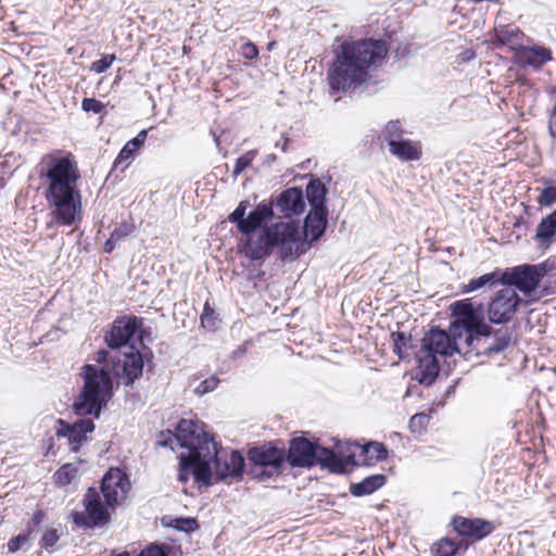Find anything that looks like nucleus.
Segmentation results:
<instances>
[{
    "mask_svg": "<svg viewBox=\"0 0 556 556\" xmlns=\"http://www.w3.org/2000/svg\"><path fill=\"white\" fill-rule=\"evenodd\" d=\"M275 206L282 217L299 216L305 211V199L301 188L291 187L283 190L276 199Z\"/></svg>",
    "mask_w": 556,
    "mask_h": 556,
    "instance_id": "obj_17",
    "label": "nucleus"
},
{
    "mask_svg": "<svg viewBox=\"0 0 556 556\" xmlns=\"http://www.w3.org/2000/svg\"><path fill=\"white\" fill-rule=\"evenodd\" d=\"M25 535H17L9 540L8 542V551L10 553H15L21 548V545L26 542Z\"/></svg>",
    "mask_w": 556,
    "mask_h": 556,
    "instance_id": "obj_48",
    "label": "nucleus"
},
{
    "mask_svg": "<svg viewBox=\"0 0 556 556\" xmlns=\"http://www.w3.org/2000/svg\"><path fill=\"white\" fill-rule=\"evenodd\" d=\"M84 511H74L73 521L76 526L87 529L105 522L109 518L108 510L101 502L99 492L88 489L84 496Z\"/></svg>",
    "mask_w": 556,
    "mask_h": 556,
    "instance_id": "obj_13",
    "label": "nucleus"
},
{
    "mask_svg": "<svg viewBox=\"0 0 556 556\" xmlns=\"http://www.w3.org/2000/svg\"><path fill=\"white\" fill-rule=\"evenodd\" d=\"M175 528L180 531L191 532L198 528V523L192 518H180L176 520Z\"/></svg>",
    "mask_w": 556,
    "mask_h": 556,
    "instance_id": "obj_46",
    "label": "nucleus"
},
{
    "mask_svg": "<svg viewBox=\"0 0 556 556\" xmlns=\"http://www.w3.org/2000/svg\"><path fill=\"white\" fill-rule=\"evenodd\" d=\"M510 343V336L507 332H496L494 342L484 350L486 355H493L503 352Z\"/></svg>",
    "mask_w": 556,
    "mask_h": 556,
    "instance_id": "obj_32",
    "label": "nucleus"
},
{
    "mask_svg": "<svg viewBox=\"0 0 556 556\" xmlns=\"http://www.w3.org/2000/svg\"><path fill=\"white\" fill-rule=\"evenodd\" d=\"M218 382L219 380L215 376H211L195 386L193 388V393L199 396L210 393L217 388Z\"/></svg>",
    "mask_w": 556,
    "mask_h": 556,
    "instance_id": "obj_40",
    "label": "nucleus"
},
{
    "mask_svg": "<svg viewBox=\"0 0 556 556\" xmlns=\"http://www.w3.org/2000/svg\"><path fill=\"white\" fill-rule=\"evenodd\" d=\"M402 127L399 121H390L384 129H383V137L386 141L388 142V146L391 144L392 141H397L403 139L402 138Z\"/></svg>",
    "mask_w": 556,
    "mask_h": 556,
    "instance_id": "obj_35",
    "label": "nucleus"
},
{
    "mask_svg": "<svg viewBox=\"0 0 556 556\" xmlns=\"http://www.w3.org/2000/svg\"><path fill=\"white\" fill-rule=\"evenodd\" d=\"M475 56H476V54L472 50H466L465 52H463L460 54V59L463 62H468V61L475 59Z\"/></svg>",
    "mask_w": 556,
    "mask_h": 556,
    "instance_id": "obj_51",
    "label": "nucleus"
},
{
    "mask_svg": "<svg viewBox=\"0 0 556 556\" xmlns=\"http://www.w3.org/2000/svg\"><path fill=\"white\" fill-rule=\"evenodd\" d=\"M287 460L292 467H313L320 465L332 472H344L348 462L327 447H323L305 438L293 439L290 443Z\"/></svg>",
    "mask_w": 556,
    "mask_h": 556,
    "instance_id": "obj_8",
    "label": "nucleus"
},
{
    "mask_svg": "<svg viewBox=\"0 0 556 556\" xmlns=\"http://www.w3.org/2000/svg\"><path fill=\"white\" fill-rule=\"evenodd\" d=\"M250 203L248 201H241L236 210L229 215L228 219L230 223L236 224L238 230L241 232L242 223H245V212Z\"/></svg>",
    "mask_w": 556,
    "mask_h": 556,
    "instance_id": "obj_38",
    "label": "nucleus"
},
{
    "mask_svg": "<svg viewBox=\"0 0 556 556\" xmlns=\"http://www.w3.org/2000/svg\"><path fill=\"white\" fill-rule=\"evenodd\" d=\"M37 170L46 186L45 199L50 210L47 229L55 225L72 226L80 220L81 193L77 188L80 174L72 155L45 154Z\"/></svg>",
    "mask_w": 556,
    "mask_h": 556,
    "instance_id": "obj_3",
    "label": "nucleus"
},
{
    "mask_svg": "<svg viewBox=\"0 0 556 556\" xmlns=\"http://www.w3.org/2000/svg\"><path fill=\"white\" fill-rule=\"evenodd\" d=\"M147 135L148 130L142 129L137 134L135 138L127 141L126 144L119 151L117 157L115 159L114 166L117 167L119 164L130 160L135 155L137 150H139L143 146L147 139Z\"/></svg>",
    "mask_w": 556,
    "mask_h": 556,
    "instance_id": "obj_26",
    "label": "nucleus"
},
{
    "mask_svg": "<svg viewBox=\"0 0 556 556\" xmlns=\"http://www.w3.org/2000/svg\"><path fill=\"white\" fill-rule=\"evenodd\" d=\"M525 61L533 66H541L552 59L551 51L543 47L526 48L522 51Z\"/></svg>",
    "mask_w": 556,
    "mask_h": 556,
    "instance_id": "obj_29",
    "label": "nucleus"
},
{
    "mask_svg": "<svg viewBox=\"0 0 556 556\" xmlns=\"http://www.w3.org/2000/svg\"><path fill=\"white\" fill-rule=\"evenodd\" d=\"M138 328V320L136 317H123L116 319L111 330L105 334V342L116 352V349L127 345L134 338Z\"/></svg>",
    "mask_w": 556,
    "mask_h": 556,
    "instance_id": "obj_16",
    "label": "nucleus"
},
{
    "mask_svg": "<svg viewBox=\"0 0 556 556\" xmlns=\"http://www.w3.org/2000/svg\"><path fill=\"white\" fill-rule=\"evenodd\" d=\"M200 450L202 455L189 471L198 484L212 485L213 475L219 480L242 477L245 462L240 452L224 448L215 440Z\"/></svg>",
    "mask_w": 556,
    "mask_h": 556,
    "instance_id": "obj_6",
    "label": "nucleus"
},
{
    "mask_svg": "<svg viewBox=\"0 0 556 556\" xmlns=\"http://www.w3.org/2000/svg\"><path fill=\"white\" fill-rule=\"evenodd\" d=\"M274 217V202H261L242 223L240 252L251 262L262 263L274 250L282 261L294 260L304 253L305 242L300 233V224L294 220L278 222L258 230Z\"/></svg>",
    "mask_w": 556,
    "mask_h": 556,
    "instance_id": "obj_2",
    "label": "nucleus"
},
{
    "mask_svg": "<svg viewBox=\"0 0 556 556\" xmlns=\"http://www.w3.org/2000/svg\"><path fill=\"white\" fill-rule=\"evenodd\" d=\"M521 299L513 287L496 291L488 305L489 320L493 324H506L516 314Z\"/></svg>",
    "mask_w": 556,
    "mask_h": 556,
    "instance_id": "obj_10",
    "label": "nucleus"
},
{
    "mask_svg": "<svg viewBox=\"0 0 556 556\" xmlns=\"http://www.w3.org/2000/svg\"><path fill=\"white\" fill-rule=\"evenodd\" d=\"M86 417L72 424L61 418L55 420V437L65 439L72 452H78L80 446L88 441L87 433L94 430V418L92 416Z\"/></svg>",
    "mask_w": 556,
    "mask_h": 556,
    "instance_id": "obj_12",
    "label": "nucleus"
},
{
    "mask_svg": "<svg viewBox=\"0 0 556 556\" xmlns=\"http://www.w3.org/2000/svg\"><path fill=\"white\" fill-rule=\"evenodd\" d=\"M94 363L81 367L83 388L73 403L77 416L99 418L113 395V378L130 386L142 375L143 361L136 352L122 354L100 350L94 354Z\"/></svg>",
    "mask_w": 556,
    "mask_h": 556,
    "instance_id": "obj_1",
    "label": "nucleus"
},
{
    "mask_svg": "<svg viewBox=\"0 0 556 556\" xmlns=\"http://www.w3.org/2000/svg\"><path fill=\"white\" fill-rule=\"evenodd\" d=\"M389 151L402 162L418 161L422 155L420 143L408 139L392 141Z\"/></svg>",
    "mask_w": 556,
    "mask_h": 556,
    "instance_id": "obj_21",
    "label": "nucleus"
},
{
    "mask_svg": "<svg viewBox=\"0 0 556 556\" xmlns=\"http://www.w3.org/2000/svg\"><path fill=\"white\" fill-rule=\"evenodd\" d=\"M218 318L214 309L210 306L208 302L204 304L203 313L201 314V325L208 330H216L218 326Z\"/></svg>",
    "mask_w": 556,
    "mask_h": 556,
    "instance_id": "obj_36",
    "label": "nucleus"
},
{
    "mask_svg": "<svg viewBox=\"0 0 556 556\" xmlns=\"http://www.w3.org/2000/svg\"><path fill=\"white\" fill-rule=\"evenodd\" d=\"M306 198L312 207L311 211H327V189L319 179H311L306 186Z\"/></svg>",
    "mask_w": 556,
    "mask_h": 556,
    "instance_id": "obj_23",
    "label": "nucleus"
},
{
    "mask_svg": "<svg viewBox=\"0 0 556 556\" xmlns=\"http://www.w3.org/2000/svg\"><path fill=\"white\" fill-rule=\"evenodd\" d=\"M460 545L452 539L442 538L431 546L433 556H455Z\"/></svg>",
    "mask_w": 556,
    "mask_h": 556,
    "instance_id": "obj_31",
    "label": "nucleus"
},
{
    "mask_svg": "<svg viewBox=\"0 0 556 556\" xmlns=\"http://www.w3.org/2000/svg\"><path fill=\"white\" fill-rule=\"evenodd\" d=\"M289 143V139L288 138H285L282 143L279 144L278 142L276 143V147H279L281 149L282 152H286L287 151V146Z\"/></svg>",
    "mask_w": 556,
    "mask_h": 556,
    "instance_id": "obj_52",
    "label": "nucleus"
},
{
    "mask_svg": "<svg viewBox=\"0 0 556 556\" xmlns=\"http://www.w3.org/2000/svg\"><path fill=\"white\" fill-rule=\"evenodd\" d=\"M544 274L543 267L526 264L505 270L501 274V282L529 294L536 289Z\"/></svg>",
    "mask_w": 556,
    "mask_h": 556,
    "instance_id": "obj_11",
    "label": "nucleus"
},
{
    "mask_svg": "<svg viewBox=\"0 0 556 556\" xmlns=\"http://www.w3.org/2000/svg\"><path fill=\"white\" fill-rule=\"evenodd\" d=\"M117 244H118V242L116 240H114L112 236H110V238L104 243V251L106 253H111Z\"/></svg>",
    "mask_w": 556,
    "mask_h": 556,
    "instance_id": "obj_50",
    "label": "nucleus"
},
{
    "mask_svg": "<svg viewBox=\"0 0 556 556\" xmlns=\"http://www.w3.org/2000/svg\"><path fill=\"white\" fill-rule=\"evenodd\" d=\"M427 354L438 356H452L454 353H465L460 342L452 338L451 332L441 329H431L422 339L421 350Z\"/></svg>",
    "mask_w": 556,
    "mask_h": 556,
    "instance_id": "obj_14",
    "label": "nucleus"
},
{
    "mask_svg": "<svg viewBox=\"0 0 556 556\" xmlns=\"http://www.w3.org/2000/svg\"><path fill=\"white\" fill-rule=\"evenodd\" d=\"M240 54L247 60H253L258 55V49L254 43L248 41L241 46Z\"/></svg>",
    "mask_w": 556,
    "mask_h": 556,
    "instance_id": "obj_47",
    "label": "nucleus"
},
{
    "mask_svg": "<svg viewBox=\"0 0 556 556\" xmlns=\"http://www.w3.org/2000/svg\"><path fill=\"white\" fill-rule=\"evenodd\" d=\"M129 488L127 476L119 468H111L102 479L101 493L106 505L113 507L126 500Z\"/></svg>",
    "mask_w": 556,
    "mask_h": 556,
    "instance_id": "obj_15",
    "label": "nucleus"
},
{
    "mask_svg": "<svg viewBox=\"0 0 556 556\" xmlns=\"http://www.w3.org/2000/svg\"><path fill=\"white\" fill-rule=\"evenodd\" d=\"M59 540V534L55 529H48L41 536V546L46 549L52 548Z\"/></svg>",
    "mask_w": 556,
    "mask_h": 556,
    "instance_id": "obj_45",
    "label": "nucleus"
},
{
    "mask_svg": "<svg viewBox=\"0 0 556 556\" xmlns=\"http://www.w3.org/2000/svg\"><path fill=\"white\" fill-rule=\"evenodd\" d=\"M213 441L214 438L203 430V424L192 419H181L174 432L170 430L161 432L157 443L164 447H169L172 451L177 447L182 450L178 454V478L179 481L186 483L189 480L190 469L202 455L200 448Z\"/></svg>",
    "mask_w": 556,
    "mask_h": 556,
    "instance_id": "obj_5",
    "label": "nucleus"
},
{
    "mask_svg": "<svg viewBox=\"0 0 556 556\" xmlns=\"http://www.w3.org/2000/svg\"><path fill=\"white\" fill-rule=\"evenodd\" d=\"M553 94L556 97V89L553 91ZM548 130L549 135L553 138H556V104L554 105L549 115Z\"/></svg>",
    "mask_w": 556,
    "mask_h": 556,
    "instance_id": "obj_49",
    "label": "nucleus"
},
{
    "mask_svg": "<svg viewBox=\"0 0 556 556\" xmlns=\"http://www.w3.org/2000/svg\"><path fill=\"white\" fill-rule=\"evenodd\" d=\"M501 281V275L498 271H492L484 274L478 278L469 280L468 283L463 285V293H470L485 287H492L493 285Z\"/></svg>",
    "mask_w": 556,
    "mask_h": 556,
    "instance_id": "obj_28",
    "label": "nucleus"
},
{
    "mask_svg": "<svg viewBox=\"0 0 556 556\" xmlns=\"http://www.w3.org/2000/svg\"><path fill=\"white\" fill-rule=\"evenodd\" d=\"M257 152L255 150H250L247 153H244L242 156L238 157L235 164L233 173L232 175L237 177L240 175L245 168H248L253 160L255 159Z\"/></svg>",
    "mask_w": 556,
    "mask_h": 556,
    "instance_id": "obj_39",
    "label": "nucleus"
},
{
    "mask_svg": "<svg viewBox=\"0 0 556 556\" xmlns=\"http://www.w3.org/2000/svg\"><path fill=\"white\" fill-rule=\"evenodd\" d=\"M549 182L548 179H543V184L546 185V187L541 190L536 200L541 206L547 207L556 202V187L549 186Z\"/></svg>",
    "mask_w": 556,
    "mask_h": 556,
    "instance_id": "obj_34",
    "label": "nucleus"
},
{
    "mask_svg": "<svg viewBox=\"0 0 556 556\" xmlns=\"http://www.w3.org/2000/svg\"><path fill=\"white\" fill-rule=\"evenodd\" d=\"M53 477L56 484L64 486L78 480L79 469L74 464H65L54 472Z\"/></svg>",
    "mask_w": 556,
    "mask_h": 556,
    "instance_id": "obj_30",
    "label": "nucleus"
},
{
    "mask_svg": "<svg viewBox=\"0 0 556 556\" xmlns=\"http://www.w3.org/2000/svg\"><path fill=\"white\" fill-rule=\"evenodd\" d=\"M268 160L274 162L276 160V156L274 154H270L268 155Z\"/></svg>",
    "mask_w": 556,
    "mask_h": 556,
    "instance_id": "obj_55",
    "label": "nucleus"
},
{
    "mask_svg": "<svg viewBox=\"0 0 556 556\" xmlns=\"http://www.w3.org/2000/svg\"><path fill=\"white\" fill-rule=\"evenodd\" d=\"M81 109L88 113L99 114L104 110V104L94 98H85L81 101Z\"/></svg>",
    "mask_w": 556,
    "mask_h": 556,
    "instance_id": "obj_44",
    "label": "nucleus"
},
{
    "mask_svg": "<svg viewBox=\"0 0 556 556\" xmlns=\"http://www.w3.org/2000/svg\"><path fill=\"white\" fill-rule=\"evenodd\" d=\"M430 422V416L425 413L415 414L409 419V429L414 433H421L428 427Z\"/></svg>",
    "mask_w": 556,
    "mask_h": 556,
    "instance_id": "obj_37",
    "label": "nucleus"
},
{
    "mask_svg": "<svg viewBox=\"0 0 556 556\" xmlns=\"http://www.w3.org/2000/svg\"><path fill=\"white\" fill-rule=\"evenodd\" d=\"M361 454L365 456V459L362 462H353L354 464L372 465L388 457L386 446L379 442H369L365 444Z\"/></svg>",
    "mask_w": 556,
    "mask_h": 556,
    "instance_id": "obj_27",
    "label": "nucleus"
},
{
    "mask_svg": "<svg viewBox=\"0 0 556 556\" xmlns=\"http://www.w3.org/2000/svg\"><path fill=\"white\" fill-rule=\"evenodd\" d=\"M327 226V211H311L304 220L303 229L300 227L302 240L305 242L304 253L309 244L318 240Z\"/></svg>",
    "mask_w": 556,
    "mask_h": 556,
    "instance_id": "obj_19",
    "label": "nucleus"
},
{
    "mask_svg": "<svg viewBox=\"0 0 556 556\" xmlns=\"http://www.w3.org/2000/svg\"><path fill=\"white\" fill-rule=\"evenodd\" d=\"M115 60H116L115 54H105L100 60L92 62L90 70L97 74H102L111 67L112 63Z\"/></svg>",
    "mask_w": 556,
    "mask_h": 556,
    "instance_id": "obj_41",
    "label": "nucleus"
},
{
    "mask_svg": "<svg viewBox=\"0 0 556 556\" xmlns=\"http://www.w3.org/2000/svg\"><path fill=\"white\" fill-rule=\"evenodd\" d=\"M453 529L462 536L480 541L493 531L490 521L480 518H466L456 516L452 519Z\"/></svg>",
    "mask_w": 556,
    "mask_h": 556,
    "instance_id": "obj_18",
    "label": "nucleus"
},
{
    "mask_svg": "<svg viewBox=\"0 0 556 556\" xmlns=\"http://www.w3.org/2000/svg\"><path fill=\"white\" fill-rule=\"evenodd\" d=\"M112 556H129V553L123 552L117 555ZM139 556H168L164 546L159 544H150L147 548H144Z\"/></svg>",
    "mask_w": 556,
    "mask_h": 556,
    "instance_id": "obj_43",
    "label": "nucleus"
},
{
    "mask_svg": "<svg viewBox=\"0 0 556 556\" xmlns=\"http://www.w3.org/2000/svg\"><path fill=\"white\" fill-rule=\"evenodd\" d=\"M135 228L136 227L132 223L123 222L112 231L111 236L119 243L129 235H131L135 231Z\"/></svg>",
    "mask_w": 556,
    "mask_h": 556,
    "instance_id": "obj_42",
    "label": "nucleus"
},
{
    "mask_svg": "<svg viewBox=\"0 0 556 556\" xmlns=\"http://www.w3.org/2000/svg\"><path fill=\"white\" fill-rule=\"evenodd\" d=\"M452 320L450 332L456 342H460L468 353L476 339L489 337L492 328L484 320L482 305L475 306L471 299H464L451 305Z\"/></svg>",
    "mask_w": 556,
    "mask_h": 556,
    "instance_id": "obj_7",
    "label": "nucleus"
},
{
    "mask_svg": "<svg viewBox=\"0 0 556 556\" xmlns=\"http://www.w3.org/2000/svg\"><path fill=\"white\" fill-rule=\"evenodd\" d=\"M494 43L509 46L513 49L522 46L523 33L514 24L497 25L494 27Z\"/></svg>",
    "mask_w": 556,
    "mask_h": 556,
    "instance_id": "obj_22",
    "label": "nucleus"
},
{
    "mask_svg": "<svg viewBox=\"0 0 556 556\" xmlns=\"http://www.w3.org/2000/svg\"><path fill=\"white\" fill-rule=\"evenodd\" d=\"M249 460L253 464L251 473L261 481L278 476L286 459L282 448L264 444L249 450Z\"/></svg>",
    "mask_w": 556,
    "mask_h": 556,
    "instance_id": "obj_9",
    "label": "nucleus"
},
{
    "mask_svg": "<svg viewBox=\"0 0 556 556\" xmlns=\"http://www.w3.org/2000/svg\"><path fill=\"white\" fill-rule=\"evenodd\" d=\"M41 517H42L41 513L35 514L34 518H33L34 522L39 523L41 521Z\"/></svg>",
    "mask_w": 556,
    "mask_h": 556,
    "instance_id": "obj_53",
    "label": "nucleus"
},
{
    "mask_svg": "<svg viewBox=\"0 0 556 556\" xmlns=\"http://www.w3.org/2000/svg\"><path fill=\"white\" fill-rule=\"evenodd\" d=\"M274 46H275V42H274V41H271V42H269V43L267 45V49H268V50H273V49H274Z\"/></svg>",
    "mask_w": 556,
    "mask_h": 556,
    "instance_id": "obj_54",
    "label": "nucleus"
},
{
    "mask_svg": "<svg viewBox=\"0 0 556 556\" xmlns=\"http://www.w3.org/2000/svg\"><path fill=\"white\" fill-rule=\"evenodd\" d=\"M387 478L384 475L378 473L366 477L361 482L352 483L350 492L353 496H364L374 493L384 485Z\"/></svg>",
    "mask_w": 556,
    "mask_h": 556,
    "instance_id": "obj_25",
    "label": "nucleus"
},
{
    "mask_svg": "<svg viewBox=\"0 0 556 556\" xmlns=\"http://www.w3.org/2000/svg\"><path fill=\"white\" fill-rule=\"evenodd\" d=\"M439 361L433 354H427L424 351L418 355L417 379L421 384L430 386L439 375Z\"/></svg>",
    "mask_w": 556,
    "mask_h": 556,
    "instance_id": "obj_20",
    "label": "nucleus"
},
{
    "mask_svg": "<svg viewBox=\"0 0 556 556\" xmlns=\"http://www.w3.org/2000/svg\"><path fill=\"white\" fill-rule=\"evenodd\" d=\"M387 53L388 48L382 40L343 41L328 71L330 89L334 92H348L363 85L369 77V68L379 66Z\"/></svg>",
    "mask_w": 556,
    "mask_h": 556,
    "instance_id": "obj_4",
    "label": "nucleus"
},
{
    "mask_svg": "<svg viewBox=\"0 0 556 556\" xmlns=\"http://www.w3.org/2000/svg\"><path fill=\"white\" fill-rule=\"evenodd\" d=\"M556 236V208L542 218L539 223L534 236V240L542 247H548L553 238Z\"/></svg>",
    "mask_w": 556,
    "mask_h": 556,
    "instance_id": "obj_24",
    "label": "nucleus"
},
{
    "mask_svg": "<svg viewBox=\"0 0 556 556\" xmlns=\"http://www.w3.org/2000/svg\"><path fill=\"white\" fill-rule=\"evenodd\" d=\"M393 350L399 355L400 358L405 357L406 351L412 346V338L406 337L404 332H393Z\"/></svg>",
    "mask_w": 556,
    "mask_h": 556,
    "instance_id": "obj_33",
    "label": "nucleus"
}]
</instances>
